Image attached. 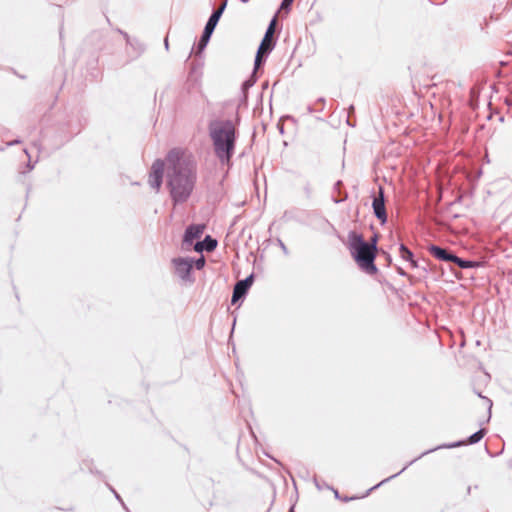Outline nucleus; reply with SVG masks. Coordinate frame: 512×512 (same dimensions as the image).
<instances>
[{"label": "nucleus", "mask_w": 512, "mask_h": 512, "mask_svg": "<svg viewBox=\"0 0 512 512\" xmlns=\"http://www.w3.org/2000/svg\"><path fill=\"white\" fill-rule=\"evenodd\" d=\"M166 172L167 185L174 203H183L190 197L197 179L196 161L187 149L174 148L165 160H156L151 166L148 182L159 190Z\"/></svg>", "instance_id": "nucleus-1"}, {"label": "nucleus", "mask_w": 512, "mask_h": 512, "mask_svg": "<svg viewBox=\"0 0 512 512\" xmlns=\"http://www.w3.org/2000/svg\"><path fill=\"white\" fill-rule=\"evenodd\" d=\"M214 152L222 164L229 165L235 149L236 128L232 121H214L209 125Z\"/></svg>", "instance_id": "nucleus-2"}, {"label": "nucleus", "mask_w": 512, "mask_h": 512, "mask_svg": "<svg viewBox=\"0 0 512 512\" xmlns=\"http://www.w3.org/2000/svg\"><path fill=\"white\" fill-rule=\"evenodd\" d=\"M377 241V235H374L369 242H366L363 235L355 231H351L348 234V246L355 262L369 274L377 272V267L374 264L377 255Z\"/></svg>", "instance_id": "nucleus-3"}, {"label": "nucleus", "mask_w": 512, "mask_h": 512, "mask_svg": "<svg viewBox=\"0 0 512 512\" xmlns=\"http://www.w3.org/2000/svg\"><path fill=\"white\" fill-rule=\"evenodd\" d=\"M276 25H277V17L275 16L272 19V21L270 22V24L266 30V33L264 35V38L262 39L260 46L258 48L256 58H255V68L256 69L261 66L263 56L270 53L275 46L273 36L275 33Z\"/></svg>", "instance_id": "nucleus-4"}, {"label": "nucleus", "mask_w": 512, "mask_h": 512, "mask_svg": "<svg viewBox=\"0 0 512 512\" xmlns=\"http://www.w3.org/2000/svg\"><path fill=\"white\" fill-rule=\"evenodd\" d=\"M430 253L437 259H440L443 261H452V262L456 263L461 268H475V267L480 266L479 262L462 260L459 257H457L453 254H450L447 250L440 248L438 246H432L430 248Z\"/></svg>", "instance_id": "nucleus-5"}, {"label": "nucleus", "mask_w": 512, "mask_h": 512, "mask_svg": "<svg viewBox=\"0 0 512 512\" xmlns=\"http://www.w3.org/2000/svg\"><path fill=\"white\" fill-rule=\"evenodd\" d=\"M373 210L375 216L381 221V223H385L387 220V214L382 188L379 189V196L375 197L373 200Z\"/></svg>", "instance_id": "nucleus-6"}, {"label": "nucleus", "mask_w": 512, "mask_h": 512, "mask_svg": "<svg viewBox=\"0 0 512 512\" xmlns=\"http://www.w3.org/2000/svg\"><path fill=\"white\" fill-rule=\"evenodd\" d=\"M251 284H252L251 276L244 280L237 282L234 287V290H233L232 303H235L238 299L243 297L246 294L249 287L251 286Z\"/></svg>", "instance_id": "nucleus-7"}, {"label": "nucleus", "mask_w": 512, "mask_h": 512, "mask_svg": "<svg viewBox=\"0 0 512 512\" xmlns=\"http://www.w3.org/2000/svg\"><path fill=\"white\" fill-rule=\"evenodd\" d=\"M205 230V225L197 224V225H191L186 229L185 235H184V242L188 244H192V242L195 239H198L201 237Z\"/></svg>", "instance_id": "nucleus-8"}, {"label": "nucleus", "mask_w": 512, "mask_h": 512, "mask_svg": "<svg viewBox=\"0 0 512 512\" xmlns=\"http://www.w3.org/2000/svg\"><path fill=\"white\" fill-rule=\"evenodd\" d=\"M173 263L175 266L176 273L181 278L184 279L189 275V273L192 269V263L189 260L183 259V258H177V259L173 260Z\"/></svg>", "instance_id": "nucleus-9"}, {"label": "nucleus", "mask_w": 512, "mask_h": 512, "mask_svg": "<svg viewBox=\"0 0 512 512\" xmlns=\"http://www.w3.org/2000/svg\"><path fill=\"white\" fill-rule=\"evenodd\" d=\"M224 8H225V3L222 4L221 7L218 8L216 11H214L213 14L210 16V18L205 26V29H204L205 31H207V34L212 33L213 30L215 29Z\"/></svg>", "instance_id": "nucleus-10"}, {"label": "nucleus", "mask_w": 512, "mask_h": 512, "mask_svg": "<svg viewBox=\"0 0 512 512\" xmlns=\"http://www.w3.org/2000/svg\"><path fill=\"white\" fill-rule=\"evenodd\" d=\"M400 256L402 259H404L406 261H410L413 267L416 266L415 261H413V259H412L413 258L412 252L404 245H401V247H400Z\"/></svg>", "instance_id": "nucleus-11"}, {"label": "nucleus", "mask_w": 512, "mask_h": 512, "mask_svg": "<svg viewBox=\"0 0 512 512\" xmlns=\"http://www.w3.org/2000/svg\"><path fill=\"white\" fill-rule=\"evenodd\" d=\"M207 251H213L217 246V241L207 236L203 242Z\"/></svg>", "instance_id": "nucleus-12"}, {"label": "nucleus", "mask_w": 512, "mask_h": 512, "mask_svg": "<svg viewBox=\"0 0 512 512\" xmlns=\"http://www.w3.org/2000/svg\"><path fill=\"white\" fill-rule=\"evenodd\" d=\"M484 436V430H479L476 433H474L472 436H470L468 443L474 444L480 441Z\"/></svg>", "instance_id": "nucleus-13"}, {"label": "nucleus", "mask_w": 512, "mask_h": 512, "mask_svg": "<svg viewBox=\"0 0 512 512\" xmlns=\"http://www.w3.org/2000/svg\"><path fill=\"white\" fill-rule=\"evenodd\" d=\"M211 34L212 33H208L207 34V31L204 30V33H203V35H202V37H201V39L199 41V49L200 50L203 49L207 45V43H208V41L210 39Z\"/></svg>", "instance_id": "nucleus-14"}, {"label": "nucleus", "mask_w": 512, "mask_h": 512, "mask_svg": "<svg viewBox=\"0 0 512 512\" xmlns=\"http://www.w3.org/2000/svg\"><path fill=\"white\" fill-rule=\"evenodd\" d=\"M294 0H283L281 3V10H288Z\"/></svg>", "instance_id": "nucleus-15"}, {"label": "nucleus", "mask_w": 512, "mask_h": 512, "mask_svg": "<svg viewBox=\"0 0 512 512\" xmlns=\"http://www.w3.org/2000/svg\"><path fill=\"white\" fill-rule=\"evenodd\" d=\"M204 264H205V260H204V258H203V257H201L200 259H198V260L196 261V263H195V265H196V268H197V269H201V268L204 266Z\"/></svg>", "instance_id": "nucleus-16"}, {"label": "nucleus", "mask_w": 512, "mask_h": 512, "mask_svg": "<svg viewBox=\"0 0 512 512\" xmlns=\"http://www.w3.org/2000/svg\"><path fill=\"white\" fill-rule=\"evenodd\" d=\"M203 244H204V243H202V242H198V243H196V245H195V250H196V251H202V250L204 249Z\"/></svg>", "instance_id": "nucleus-17"}]
</instances>
